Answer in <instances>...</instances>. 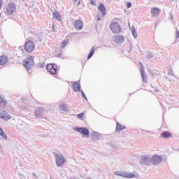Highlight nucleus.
<instances>
[{"label":"nucleus","mask_w":179,"mask_h":179,"mask_svg":"<svg viewBox=\"0 0 179 179\" xmlns=\"http://www.w3.org/2000/svg\"><path fill=\"white\" fill-rule=\"evenodd\" d=\"M124 129H127V127L123 126L122 124H120V122L116 123V131H122Z\"/></svg>","instance_id":"obj_23"},{"label":"nucleus","mask_w":179,"mask_h":179,"mask_svg":"<svg viewBox=\"0 0 179 179\" xmlns=\"http://www.w3.org/2000/svg\"><path fill=\"white\" fill-rule=\"evenodd\" d=\"M149 73L151 75V76H157V75H159V71H156V70H149L148 71Z\"/></svg>","instance_id":"obj_29"},{"label":"nucleus","mask_w":179,"mask_h":179,"mask_svg":"<svg viewBox=\"0 0 179 179\" xmlns=\"http://www.w3.org/2000/svg\"><path fill=\"white\" fill-rule=\"evenodd\" d=\"M69 43V40L65 39L61 44V48H65L66 45H68V43Z\"/></svg>","instance_id":"obj_30"},{"label":"nucleus","mask_w":179,"mask_h":179,"mask_svg":"<svg viewBox=\"0 0 179 179\" xmlns=\"http://www.w3.org/2000/svg\"><path fill=\"white\" fill-rule=\"evenodd\" d=\"M74 131H76V132H80L82 135H84L85 138H90V131L89 129L83 127H77L74 128Z\"/></svg>","instance_id":"obj_5"},{"label":"nucleus","mask_w":179,"mask_h":179,"mask_svg":"<svg viewBox=\"0 0 179 179\" xmlns=\"http://www.w3.org/2000/svg\"><path fill=\"white\" fill-rule=\"evenodd\" d=\"M19 50H21L22 52H23V51H24V50L23 49V47H20L19 48Z\"/></svg>","instance_id":"obj_44"},{"label":"nucleus","mask_w":179,"mask_h":179,"mask_svg":"<svg viewBox=\"0 0 179 179\" xmlns=\"http://www.w3.org/2000/svg\"><path fill=\"white\" fill-rule=\"evenodd\" d=\"M0 136L3 138L5 141H8V136H6V134H5V131H3V129L0 127Z\"/></svg>","instance_id":"obj_26"},{"label":"nucleus","mask_w":179,"mask_h":179,"mask_svg":"<svg viewBox=\"0 0 179 179\" xmlns=\"http://www.w3.org/2000/svg\"><path fill=\"white\" fill-rule=\"evenodd\" d=\"M0 118L4 121H8V120L12 118V116H10L9 114L6 115V112L5 110H0Z\"/></svg>","instance_id":"obj_13"},{"label":"nucleus","mask_w":179,"mask_h":179,"mask_svg":"<svg viewBox=\"0 0 179 179\" xmlns=\"http://www.w3.org/2000/svg\"><path fill=\"white\" fill-rule=\"evenodd\" d=\"M6 12L8 15H13L16 12V5L14 3H10L6 8Z\"/></svg>","instance_id":"obj_10"},{"label":"nucleus","mask_w":179,"mask_h":179,"mask_svg":"<svg viewBox=\"0 0 179 179\" xmlns=\"http://www.w3.org/2000/svg\"><path fill=\"white\" fill-rule=\"evenodd\" d=\"M0 149H2V145H0Z\"/></svg>","instance_id":"obj_48"},{"label":"nucleus","mask_w":179,"mask_h":179,"mask_svg":"<svg viewBox=\"0 0 179 179\" xmlns=\"http://www.w3.org/2000/svg\"><path fill=\"white\" fill-rule=\"evenodd\" d=\"M151 15L155 17L160 15V9L157 7H153L151 8Z\"/></svg>","instance_id":"obj_18"},{"label":"nucleus","mask_w":179,"mask_h":179,"mask_svg":"<svg viewBox=\"0 0 179 179\" xmlns=\"http://www.w3.org/2000/svg\"><path fill=\"white\" fill-rule=\"evenodd\" d=\"M139 65L143 81L144 83H148V76H146V73H145V68H143V64L142 62H139Z\"/></svg>","instance_id":"obj_11"},{"label":"nucleus","mask_w":179,"mask_h":179,"mask_svg":"<svg viewBox=\"0 0 179 179\" xmlns=\"http://www.w3.org/2000/svg\"><path fill=\"white\" fill-rule=\"evenodd\" d=\"M18 176L20 177V179H24V176L22 173H18Z\"/></svg>","instance_id":"obj_39"},{"label":"nucleus","mask_w":179,"mask_h":179,"mask_svg":"<svg viewBox=\"0 0 179 179\" xmlns=\"http://www.w3.org/2000/svg\"><path fill=\"white\" fill-rule=\"evenodd\" d=\"M96 17H97V21L98 22H100V20H101V17L100 16V15H98V16H96Z\"/></svg>","instance_id":"obj_41"},{"label":"nucleus","mask_w":179,"mask_h":179,"mask_svg":"<svg viewBox=\"0 0 179 179\" xmlns=\"http://www.w3.org/2000/svg\"><path fill=\"white\" fill-rule=\"evenodd\" d=\"M52 31H55V29L54 28V24L52 25Z\"/></svg>","instance_id":"obj_46"},{"label":"nucleus","mask_w":179,"mask_h":179,"mask_svg":"<svg viewBox=\"0 0 179 179\" xmlns=\"http://www.w3.org/2000/svg\"><path fill=\"white\" fill-rule=\"evenodd\" d=\"M115 176H118L119 177H124V178H139V176H136L135 174L131 172H122V171H115L114 172Z\"/></svg>","instance_id":"obj_3"},{"label":"nucleus","mask_w":179,"mask_h":179,"mask_svg":"<svg viewBox=\"0 0 179 179\" xmlns=\"http://www.w3.org/2000/svg\"><path fill=\"white\" fill-rule=\"evenodd\" d=\"M124 36L122 35H117L113 36V41L115 43H117V44H122V43H124Z\"/></svg>","instance_id":"obj_15"},{"label":"nucleus","mask_w":179,"mask_h":179,"mask_svg":"<svg viewBox=\"0 0 179 179\" xmlns=\"http://www.w3.org/2000/svg\"><path fill=\"white\" fill-rule=\"evenodd\" d=\"M158 92H159V90H155L156 93H158Z\"/></svg>","instance_id":"obj_47"},{"label":"nucleus","mask_w":179,"mask_h":179,"mask_svg":"<svg viewBox=\"0 0 179 179\" xmlns=\"http://www.w3.org/2000/svg\"><path fill=\"white\" fill-rule=\"evenodd\" d=\"M162 138H164L165 139H169L171 136V134H170L169 131H163L161 134Z\"/></svg>","instance_id":"obj_25"},{"label":"nucleus","mask_w":179,"mask_h":179,"mask_svg":"<svg viewBox=\"0 0 179 179\" xmlns=\"http://www.w3.org/2000/svg\"><path fill=\"white\" fill-rule=\"evenodd\" d=\"M39 68H45V63L43 62L38 64Z\"/></svg>","instance_id":"obj_37"},{"label":"nucleus","mask_w":179,"mask_h":179,"mask_svg":"<svg viewBox=\"0 0 179 179\" xmlns=\"http://www.w3.org/2000/svg\"><path fill=\"white\" fill-rule=\"evenodd\" d=\"M80 89H81L80 83H79L78 82H74L73 83V92H81L82 90H80Z\"/></svg>","instance_id":"obj_20"},{"label":"nucleus","mask_w":179,"mask_h":179,"mask_svg":"<svg viewBox=\"0 0 179 179\" xmlns=\"http://www.w3.org/2000/svg\"><path fill=\"white\" fill-rule=\"evenodd\" d=\"M90 3L92 6H96V0H90Z\"/></svg>","instance_id":"obj_35"},{"label":"nucleus","mask_w":179,"mask_h":179,"mask_svg":"<svg viewBox=\"0 0 179 179\" xmlns=\"http://www.w3.org/2000/svg\"><path fill=\"white\" fill-rule=\"evenodd\" d=\"M8 106V100H6V98H5L4 96L1 95L0 96V107L1 108H5Z\"/></svg>","instance_id":"obj_16"},{"label":"nucleus","mask_w":179,"mask_h":179,"mask_svg":"<svg viewBox=\"0 0 179 179\" xmlns=\"http://www.w3.org/2000/svg\"><path fill=\"white\" fill-rule=\"evenodd\" d=\"M150 163H152V160L149 155L142 156L140 160V164L142 166H150Z\"/></svg>","instance_id":"obj_8"},{"label":"nucleus","mask_w":179,"mask_h":179,"mask_svg":"<svg viewBox=\"0 0 179 179\" xmlns=\"http://www.w3.org/2000/svg\"><path fill=\"white\" fill-rule=\"evenodd\" d=\"M178 27H179V25H178Z\"/></svg>","instance_id":"obj_53"},{"label":"nucleus","mask_w":179,"mask_h":179,"mask_svg":"<svg viewBox=\"0 0 179 179\" xmlns=\"http://www.w3.org/2000/svg\"><path fill=\"white\" fill-rule=\"evenodd\" d=\"M8 64V57L5 55L0 57V65H6Z\"/></svg>","instance_id":"obj_21"},{"label":"nucleus","mask_w":179,"mask_h":179,"mask_svg":"<svg viewBox=\"0 0 179 179\" xmlns=\"http://www.w3.org/2000/svg\"><path fill=\"white\" fill-rule=\"evenodd\" d=\"M176 38H179V31L176 29Z\"/></svg>","instance_id":"obj_40"},{"label":"nucleus","mask_w":179,"mask_h":179,"mask_svg":"<svg viewBox=\"0 0 179 179\" xmlns=\"http://www.w3.org/2000/svg\"><path fill=\"white\" fill-rule=\"evenodd\" d=\"M23 65L27 71H31L34 66V57L29 56L26 60H24Z\"/></svg>","instance_id":"obj_2"},{"label":"nucleus","mask_w":179,"mask_h":179,"mask_svg":"<svg viewBox=\"0 0 179 179\" xmlns=\"http://www.w3.org/2000/svg\"><path fill=\"white\" fill-rule=\"evenodd\" d=\"M169 15H170V16H171V20H173V19H174V16L173 15V12H170V13H169Z\"/></svg>","instance_id":"obj_38"},{"label":"nucleus","mask_w":179,"mask_h":179,"mask_svg":"<svg viewBox=\"0 0 179 179\" xmlns=\"http://www.w3.org/2000/svg\"><path fill=\"white\" fill-rule=\"evenodd\" d=\"M83 117H85L84 113H81L77 115V118H78V120H83Z\"/></svg>","instance_id":"obj_32"},{"label":"nucleus","mask_w":179,"mask_h":179,"mask_svg":"<svg viewBox=\"0 0 179 179\" xmlns=\"http://www.w3.org/2000/svg\"><path fill=\"white\" fill-rule=\"evenodd\" d=\"M22 1H24V0H22Z\"/></svg>","instance_id":"obj_52"},{"label":"nucleus","mask_w":179,"mask_h":179,"mask_svg":"<svg viewBox=\"0 0 179 179\" xmlns=\"http://www.w3.org/2000/svg\"><path fill=\"white\" fill-rule=\"evenodd\" d=\"M52 155L54 156L57 167H62V166H64L66 162L64 155H62V153H57V152H53Z\"/></svg>","instance_id":"obj_1"},{"label":"nucleus","mask_w":179,"mask_h":179,"mask_svg":"<svg viewBox=\"0 0 179 179\" xmlns=\"http://www.w3.org/2000/svg\"><path fill=\"white\" fill-rule=\"evenodd\" d=\"M110 28L114 34H120L122 31L121 26L116 22H112L110 24Z\"/></svg>","instance_id":"obj_4"},{"label":"nucleus","mask_w":179,"mask_h":179,"mask_svg":"<svg viewBox=\"0 0 179 179\" xmlns=\"http://www.w3.org/2000/svg\"><path fill=\"white\" fill-rule=\"evenodd\" d=\"M153 57H155V55H153V53L152 52H148V55H147V58L148 59H152V58H153Z\"/></svg>","instance_id":"obj_33"},{"label":"nucleus","mask_w":179,"mask_h":179,"mask_svg":"<svg viewBox=\"0 0 179 179\" xmlns=\"http://www.w3.org/2000/svg\"><path fill=\"white\" fill-rule=\"evenodd\" d=\"M0 17H1V14H0Z\"/></svg>","instance_id":"obj_51"},{"label":"nucleus","mask_w":179,"mask_h":179,"mask_svg":"<svg viewBox=\"0 0 179 179\" xmlns=\"http://www.w3.org/2000/svg\"><path fill=\"white\" fill-rule=\"evenodd\" d=\"M36 47V43L33 41H28L25 43L24 50L27 52H33Z\"/></svg>","instance_id":"obj_6"},{"label":"nucleus","mask_w":179,"mask_h":179,"mask_svg":"<svg viewBox=\"0 0 179 179\" xmlns=\"http://www.w3.org/2000/svg\"><path fill=\"white\" fill-rule=\"evenodd\" d=\"M99 10L102 13L103 16H106L107 13V8H106V6H104V3H99V6L98 7Z\"/></svg>","instance_id":"obj_17"},{"label":"nucleus","mask_w":179,"mask_h":179,"mask_svg":"<svg viewBox=\"0 0 179 179\" xmlns=\"http://www.w3.org/2000/svg\"><path fill=\"white\" fill-rule=\"evenodd\" d=\"M131 34L134 38H138V33L136 32V29H135V27H131Z\"/></svg>","instance_id":"obj_28"},{"label":"nucleus","mask_w":179,"mask_h":179,"mask_svg":"<svg viewBox=\"0 0 179 179\" xmlns=\"http://www.w3.org/2000/svg\"><path fill=\"white\" fill-rule=\"evenodd\" d=\"M162 161L163 159L160 155H154L151 158V163L152 164H153V166H157L158 164H160V163H162Z\"/></svg>","instance_id":"obj_9"},{"label":"nucleus","mask_w":179,"mask_h":179,"mask_svg":"<svg viewBox=\"0 0 179 179\" xmlns=\"http://www.w3.org/2000/svg\"><path fill=\"white\" fill-rule=\"evenodd\" d=\"M170 108H171V107H169V110H170Z\"/></svg>","instance_id":"obj_50"},{"label":"nucleus","mask_w":179,"mask_h":179,"mask_svg":"<svg viewBox=\"0 0 179 179\" xmlns=\"http://www.w3.org/2000/svg\"><path fill=\"white\" fill-rule=\"evenodd\" d=\"M81 94H82V97L83 99H85V100L87 101V97L86 96V94H85V92H83V90H81Z\"/></svg>","instance_id":"obj_34"},{"label":"nucleus","mask_w":179,"mask_h":179,"mask_svg":"<svg viewBox=\"0 0 179 179\" xmlns=\"http://www.w3.org/2000/svg\"><path fill=\"white\" fill-rule=\"evenodd\" d=\"M32 176L34 177V178H38V176H37V174H36V173H33Z\"/></svg>","instance_id":"obj_42"},{"label":"nucleus","mask_w":179,"mask_h":179,"mask_svg":"<svg viewBox=\"0 0 179 179\" xmlns=\"http://www.w3.org/2000/svg\"><path fill=\"white\" fill-rule=\"evenodd\" d=\"M53 16L55 17V19H57V20H58V22H61V15L58 12L53 13Z\"/></svg>","instance_id":"obj_27"},{"label":"nucleus","mask_w":179,"mask_h":179,"mask_svg":"<svg viewBox=\"0 0 179 179\" xmlns=\"http://www.w3.org/2000/svg\"><path fill=\"white\" fill-rule=\"evenodd\" d=\"M74 27L76 30H82L83 29V22L80 20H76L74 21Z\"/></svg>","instance_id":"obj_14"},{"label":"nucleus","mask_w":179,"mask_h":179,"mask_svg":"<svg viewBox=\"0 0 179 179\" xmlns=\"http://www.w3.org/2000/svg\"><path fill=\"white\" fill-rule=\"evenodd\" d=\"M57 57V58H61L62 57V54L59 53Z\"/></svg>","instance_id":"obj_43"},{"label":"nucleus","mask_w":179,"mask_h":179,"mask_svg":"<svg viewBox=\"0 0 179 179\" xmlns=\"http://www.w3.org/2000/svg\"><path fill=\"white\" fill-rule=\"evenodd\" d=\"M96 51V47H92L87 55V59H90L93 55H94V52Z\"/></svg>","instance_id":"obj_24"},{"label":"nucleus","mask_w":179,"mask_h":179,"mask_svg":"<svg viewBox=\"0 0 179 179\" xmlns=\"http://www.w3.org/2000/svg\"><path fill=\"white\" fill-rule=\"evenodd\" d=\"M2 8V0H0V9Z\"/></svg>","instance_id":"obj_45"},{"label":"nucleus","mask_w":179,"mask_h":179,"mask_svg":"<svg viewBox=\"0 0 179 179\" xmlns=\"http://www.w3.org/2000/svg\"><path fill=\"white\" fill-rule=\"evenodd\" d=\"M168 75H171V76H174V73L173 72V68H171V66H169L168 68Z\"/></svg>","instance_id":"obj_31"},{"label":"nucleus","mask_w":179,"mask_h":179,"mask_svg":"<svg viewBox=\"0 0 179 179\" xmlns=\"http://www.w3.org/2000/svg\"><path fill=\"white\" fill-rule=\"evenodd\" d=\"M46 69L51 75H56L58 70V66L55 63L48 64L46 66Z\"/></svg>","instance_id":"obj_7"},{"label":"nucleus","mask_w":179,"mask_h":179,"mask_svg":"<svg viewBox=\"0 0 179 179\" xmlns=\"http://www.w3.org/2000/svg\"><path fill=\"white\" fill-rule=\"evenodd\" d=\"M78 1V0H73V2H77Z\"/></svg>","instance_id":"obj_49"},{"label":"nucleus","mask_w":179,"mask_h":179,"mask_svg":"<svg viewBox=\"0 0 179 179\" xmlns=\"http://www.w3.org/2000/svg\"><path fill=\"white\" fill-rule=\"evenodd\" d=\"M43 113H45V108L44 107H38L34 112L35 117L36 118H41V115H43Z\"/></svg>","instance_id":"obj_12"},{"label":"nucleus","mask_w":179,"mask_h":179,"mask_svg":"<svg viewBox=\"0 0 179 179\" xmlns=\"http://www.w3.org/2000/svg\"><path fill=\"white\" fill-rule=\"evenodd\" d=\"M60 110H62V111H64V113H68V104H66V103H62L60 105Z\"/></svg>","instance_id":"obj_22"},{"label":"nucleus","mask_w":179,"mask_h":179,"mask_svg":"<svg viewBox=\"0 0 179 179\" xmlns=\"http://www.w3.org/2000/svg\"><path fill=\"white\" fill-rule=\"evenodd\" d=\"M101 136L100 135L99 133H97L96 131H93L92 134H91V139H92V141H97L100 139V137Z\"/></svg>","instance_id":"obj_19"},{"label":"nucleus","mask_w":179,"mask_h":179,"mask_svg":"<svg viewBox=\"0 0 179 179\" xmlns=\"http://www.w3.org/2000/svg\"><path fill=\"white\" fill-rule=\"evenodd\" d=\"M131 7H132V3L127 2V9H129V8H131Z\"/></svg>","instance_id":"obj_36"}]
</instances>
